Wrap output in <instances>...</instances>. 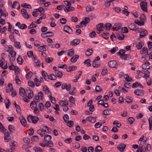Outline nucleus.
<instances>
[{
  "mask_svg": "<svg viewBox=\"0 0 152 152\" xmlns=\"http://www.w3.org/2000/svg\"><path fill=\"white\" fill-rule=\"evenodd\" d=\"M118 50V48L117 47H115L113 48L110 50V51L111 53L114 54Z\"/></svg>",
  "mask_w": 152,
  "mask_h": 152,
  "instance_id": "nucleus-52",
  "label": "nucleus"
},
{
  "mask_svg": "<svg viewBox=\"0 0 152 152\" xmlns=\"http://www.w3.org/2000/svg\"><path fill=\"white\" fill-rule=\"evenodd\" d=\"M43 129L44 131L48 133H50L51 131V129H49L47 126H43Z\"/></svg>",
  "mask_w": 152,
  "mask_h": 152,
  "instance_id": "nucleus-34",
  "label": "nucleus"
},
{
  "mask_svg": "<svg viewBox=\"0 0 152 152\" xmlns=\"http://www.w3.org/2000/svg\"><path fill=\"white\" fill-rule=\"evenodd\" d=\"M53 58L52 57H48L46 59L45 61L47 63H49L53 61Z\"/></svg>",
  "mask_w": 152,
  "mask_h": 152,
  "instance_id": "nucleus-61",
  "label": "nucleus"
},
{
  "mask_svg": "<svg viewBox=\"0 0 152 152\" xmlns=\"http://www.w3.org/2000/svg\"><path fill=\"white\" fill-rule=\"evenodd\" d=\"M64 10L66 12H68L71 11H74L75 10V9L73 7H65L64 8Z\"/></svg>",
  "mask_w": 152,
  "mask_h": 152,
  "instance_id": "nucleus-29",
  "label": "nucleus"
},
{
  "mask_svg": "<svg viewBox=\"0 0 152 152\" xmlns=\"http://www.w3.org/2000/svg\"><path fill=\"white\" fill-rule=\"evenodd\" d=\"M134 94L138 96H142L144 95L142 90L141 89H136L134 92Z\"/></svg>",
  "mask_w": 152,
  "mask_h": 152,
  "instance_id": "nucleus-15",
  "label": "nucleus"
},
{
  "mask_svg": "<svg viewBox=\"0 0 152 152\" xmlns=\"http://www.w3.org/2000/svg\"><path fill=\"white\" fill-rule=\"evenodd\" d=\"M16 142L14 141L12 142L10 144V148L11 151H13L16 145L15 144Z\"/></svg>",
  "mask_w": 152,
  "mask_h": 152,
  "instance_id": "nucleus-30",
  "label": "nucleus"
},
{
  "mask_svg": "<svg viewBox=\"0 0 152 152\" xmlns=\"http://www.w3.org/2000/svg\"><path fill=\"white\" fill-rule=\"evenodd\" d=\"M136 47L137 48L138 50L141 49L142 47L144 45V43L143 42H138L137 43H136Z\"/></svg>",
  "mask_w": 152,
  "mask_h": 152,
  "instance_id": "nucleus-22",
  "label": "nucleus"
},
{
  "mask_svg": "<svg viewBox=\"0 0 152 152\" xmlns=\"http://www.w3.org/2000/svg\"><path fill=\"white\" fill-rule=\"evenodd\" d=\"M74 54V49L73 48L69 49L67 53L68 55L70 57L72 56Z\"/></svg>",
  "mask_w": 152,
  "mask_h": 152,
  "instance_id": "nucleus-37",
  "label": "nucleus"
},
{
  "mask_svg": "<svg viewBox=\"0 0 152 152\" xmlns=\"http://www.w3.org/2000/svg\"><path fill=\"white\" fill-rule=\"evenodd\" d=\"M20 56H18V57L17 59V61L18 63L20 65H21L22 64L23 62V59L22 58L20 57Z\"/></svg>",
  "mask_w": 152,
  "mask_h": 152,
  "instance_id": "nucleus-46",
  "label": "nucleus"
},
{
  "mask_svg": "<svg viewBox=\"0 0 152 152\" xmlns=\"http://www.w3.org/2000/svg\"><path fill=\"white\" fill-rule=\"evenodd\" d=\"M64 31L69 34H71L72 32V30L68 26H65L64 28Z\"/></svg>",
  "mask_w": 152,
  "mask_h": 152,
  "instance_id": "nucleus-13",
  "label": "nucleus"
},
{
  "mask_svg": "<svg viewBox=\"0 0 152 152\" xmlns=\"http://www.w3.org/2000/svg\"><path fill=\"white\" fill-rule=\"evenodd\" d=\"M19 94L22 97H24L26 96L28 99H31L33 96V92L29 88H28L26 91H25L24 88L20 87L19 89Z\"/></svg>",
  "mask_w": 152,
  "mask_h": 152,
  "instance_id": "nucleus-1",
  "label": "nucleus"
},
{
  "mask_svg": "<svg viewBox=\"0 0 152 152\" xmlns=\"http://www.w3.org/2000/svg\"><path fill=\"white\" fill-rule=\"evenodd\" d=\"M139 33H140L139 37L141 38L145 37L148 34L147 31L144 29H141V30H140Z\"/></svg>",
  "mask_w": 152,
  "mask_h": 152,
  "instance_id": "nucleus-6",
  "label": "nucleus"
},
{
  "mask_svg": "<svg viewBox=\"0 0 152 152\" xmlns=\"http://www.w3.org/2000/svg\"><path fill=\"white\" fill-rule=\"evenodd\" d=\"M100 66V63L99 61H94L92 64V66L94 67L97 68Z\"/></svg>",
  "mask_w": 152,
  "mask_h": 152,
  "instance_id": "nucleus-25",
  "label": "nucleus"
},
{
  "mask_svg": "<svg viewBox=\"0 0 152 152\" xmlns=\"http://www.w3.org/2000/svg\"><path fill=\"white\" fill-rule=\"evenodd\" d=\"M102 151V148L99 145L96 146L95 149V152H100Z\"/></svg>",
  "mask_w": 152,
  "mask_h": 152,
  "instance_id": "nucleus-43",
  "label": "nucleus"
},
{
  "mask_svg": "<svg viewBox=\"0 0 152 152\" xmlns=\"http://www.w3.org/2000/svg\"><path fill=\"white\" fill-rule=\"evenodd\" d=\"M43 91L45 92V94H48L49 92L48 88L46 86H44L43 88Z\"/></svg>",
  "mask_w": 152,
  "mask_h": 152,
  "instance_id": "nucleus-50",
  "label": "nucleus"
},
{
  "mask_svg": "<svg viewBox=\"0 0 152 152\" xmlns=\"http://www.w3.org/2000/svg\"><path fill=\"white\" fill-rule=\"evenodd\" d=\"M80 42V40L79 39H75L72 40L70 43L71 45L75 46L79 44Z\"/></svg>",
  "mask_w": 152,
  "mask_h": 152,
  "instance_id": "nucleus-20",
  "label": "nucleus"
},
{
  "mask_svg": "<svg viewBox=\"0 0 152 152\" xmlns=\"http://www.w3.org/2000/svg\"><path fill=\"white\" fill-rule=\"evenodd\" d=\"M140 4L142 10L144 12H147V3L146 2H144L142 1L140 3Z\"/></svg>",
  "mask_w": 152,
  "mask_h": 152,
  "instance_id": "nucleus-5",
  "label": "nucleus"
},
{
  "mask_svg": "<svg viewBox=\"0 0 152 152\" xmlns=\"http://www.w3.org/2000/svg\"><path fill=\"white\" fill-rule=\"evenodd\" d=\"M111 110L110 109H107L104 110L103 111L102 114L105 115H109L110 114V111H111Z\"/></svg>",
  "mask_w": 152,
  "mask_h": 152,
  "instance_id": "nucleus-40",
  "label": "nucleus"
},
{
  "mask_svg": "<svg viewBox=\"0 0 152 152\" xmlns=\"http://www.w3.org/2000/svg\"><path fill=\"white\" fill-rule=\"evenodd\" d=\"M104 28V24L102 23H100L96 25L97 30H100L102 31V29Z\"/></svg>",
  "mask_w": 152,
  "mask_h": 152,
  "instance_id": "nucleus-41",
  "label": "nucleus"
},
{
  "mask_svg": "<svg viewBox=\"0 0 152 152\" xmlns=\"http://www.w3.org/2000/svg\"><path fill=\"white\" fill-rule=\"evenodd\" d=\"M111 26L112 25L110 23H107L104 25V27L107 30H109Z\"/></svg>",
  "mask_w": 152,
  "mask_h": 152,
  "instance_id": "nucleus-54",
  "label": "nucleus"
},
{
  "mask_svg": "<svg viewBox=\"0 0 152 152\" xmlns=\"http://www.w3.org/2000/svg\"><path fill=\"white\" fill-rule=\"evenodd\" d=\"M22 7L27 8H30L31 9L32 7L30 5L26 3H23L21 4Z\"/></svg>",
  "mask_w": 152,
  "mask_h": 152,
  "instance_id": "nucleus-35",
  "label": "nucleus"
},
{
  "mask_svg": "<svg viewBox=\"0 0 152 152\" xmlns=\"http://www.w3.org/2000/svg\"><path fill=\"white\" fill-rule=\"evenodd\" d=\"M128 28L131 30H136V29H135L136 27L134 23H131L129 25Z\"/></svg>",
  "mask_w": 152,
  "mask_h": 152,
  "instance_id": "nucleus-32",
  "label": "nucleus"
},
{
  "mask_svg": "<svg viewBox=\"0 0 152 152\" xmlns=\"http://www.w3.org/2000/svg\"><path fill=\"white\" fill-rule=\"evenodd\" d=\"M125 53V51L123 49L120 50L119 51L116 53L117 55H119L120 56V58L121 59L123 58V56Z\"/></svg>",
  "mask_w": 152,
  "mask_h": 152,
  "instance_id": "nucleus-19",
  "label": "nucleus"
},
{
  "mask_svg": "<svg viewBox=\"0 0 152 152\" xmlns=\"http://www.w3.org/2000/svg\"><path fill=\"white\" fill-rule=\"evenodd\" d=\"M0 129L1 131L3 133L6 132V129H5V127L3 126L1 123L0 122Z\"/></svg>",
  "mask_w": 152,
  "mask_h": 152,
  "instance_id": "nucleus-49",
  "label": "nucleus"
},
{
  "mask_svg": "<svg viewBox=\"0 0 152 152\" xmlns=\"http://www.w3.org/2000/svg\"><path fill=\"white\" fill-rule=\"evenodd\" d=\"M90 21V19L89 18L86 17L85 19H83V21L80 23V24H83L86 25Z\"/></svg>",
  "mask_w": 152,
  "mask_h": 152,
  "instance_id": "nucleus-17",
  "label": "nucleus"
},
{
  "mask_svg": "<svg viewBox=\"0 0 152 152\" xmlns=\"http://www.w3.org/2000/svg\"><path fill=\"white\" fill-rule=\"evenodd\" d=\"M94 7L89 6L87 7L86 8V10L87 12H90L94 10Z\"/></svg>",
  "mask_w": 152,
  "mask_h": 152,
  "instance_id": "nucleus-64",
  "label": "nucleus"
},
{
  "mask_svg": "<svg viewBox=\"0 0 152 152\" xmlns=\"http://www.w3.org/2000/svg\"><path fill=\"white\" fill-rule=\"evenodd\" d=\"M97 118V117H96L91 116L88 117L86 118V120L87 121L90 122L92 123H94L96 122V118Z\"/></svg>",
  "mask_w": 152,
  "mask_h": 152,
  "instance_id": "nucleus-16",
  "label": "nucleus"
},
{
  "mask_svg": "<svg viewBox=\"0 0 152 152\" xmlns=\"http://www.w3.org/2000/svg\"><path fill=\"white\" fill-rule=\"evenodd\" d=\"M67 123V126L69 127H71L74 124V122L72 121H70L68 122H66Z\"/></svg>",
  "mask_w": 152,
  "mask_h": 152,
  "instance_id": "nucleus-63",
  "label": "nucleus"
},
{
  "mask_svg": "<svg viewBox=\"0 0 152 152\" xmlns=\"http://www.w3.org/2000/svg\"><path fill=\"white\" fill-rule=\"evenodd\" d=\"M13 88L12 85L11 83H9L8 86L6 88V91L8 93L12 91V89Z\"/></svg>",
  "mask_w": 152,
  "mask_h": 152,
  "instance_id": "nucleus-23",
  "label": "nucleus"
},
{
  "mask_svg": "<svg viewBox=\"0 0 152 152\" xmlns=\"http://www.w3.org/2000/svg\"><path fill=\"white\" fill-rule=\"evenodd\" d=\"M9 54L11 55V57L9 56L10 61L11 62H12L15 60L16 53L14 51H10L9 52Z\"/></svg>",
  "mask_w": 152,
  "mask_h": 152,
  "instance_id": "nucleus-4",
  "label": "nucleus"
},
{
  "mask_svg": "<svg viewBox=\"0 0 152 152\" xmlns=\"http://www.w3.org/2000/svg\"><path fill=\"white\" fill-rule=\"evenodd\" d=\"M27 120L29 122H32L33 124H35L39 121V118L36 116H33L31 115H29L28 116Z\"/></svg>",
  "mask_w": 152,
  "mask_h": 152,
  "instance_id": "nucleus-2",
  "label": "nucleus"
},
{
  "mask_svg": "<svg viewBox=\"0 0 152 152\" xmlns=\"http://www.w3.org/2000/svg\"><path fill=\"white\" fill-rule=\"evenodd\" d=\"M108 64L109 67L111 68H115L118 66L117 63L115 61H110Z\"/></svg>",
  "mask_w": 152,
  "mask_h": 152,
  "instance_id": "nucleus-8",
  "label": "nucleus"
},
{
  "mask_svg": "<svg viewBox=\"0 0 152 152\" xmlns=\"http://www.w3.org/2000/svg\"><path fill=\"white\" fill-rule=\"evenodd\" d=\"M79 58V56L78 55H75L73 56L71 59V61L72 63H75L76 62Z\"/></svg>",
  "mask_w": 152,
  "mask_h": 152,
  "instance_id": "nucleus-24",
  "label": "nucleus"
},
{
  "mask_svg": "<svg viewBox=\"0 0 152 152\" xmlns=\"http://www.w3.org/2000/svg\"><path fill=\"white\" fill-rule=\"evenodd\" d=\"M126 147V145L124 143H121L118 144L117 146V148L121 152H123L125 149Z\"/></svg>",
  "mask_w": 152,
  "mask_h": 152,
  "instance_id": "nucleus-10",
  "label": "nucleus"
},
{
  "mask_svg": "<svg viewBox=\"0 0 152 152\" xmlns=\"http://www.w3.org/2000/svg\"><path fill=\"white\" fill-rule=\"evenodd\" d=\"M71 88V85L70 84L68 85L65 83H63L61 86V88L62 89H66L67 91H69Z\"/></svg>",
  "mask_w": 152,
  "mask_h": 152,
  "instance_id": "nucleus-9",
  "label": "nucleus"
},
{
  "mask_svg": "<svg viewBox=\"0 0 152 152\" xmlns=\"http://www.w3.org/2000/svg\"><path fill=\"white\" fill-rule=\"evenodd\" d=\"M123 56V58H121V59H124L125 60H129L131 58V56L128 54H124Z\"/></svg>",
  "mask_w": 152,
  "mask_h": 152,
  "instance_id": "nucleus-27",
  "label": "nucleus"
},
{
  "mask_svg": "<svg viewBox=\"0 0 152 152\" xmlns=\"http://www.w3.org/2000/svg\"><path fill=\"white\" fill-rule=\"evenodd\" d=\"M56 74L57 76L59 78H61L63 76V74L62 72L59 71H57V72H56Z\"/></svg>",
  "mask_w": 152,
  "mask_h": 152,
  "instance_id": "nucleus-51",
  "label": "nucleus"
},
{
  "mask_svg": "<svg viewBox=\"0 0 152 152\" xmlns=\"http://www.w3.org/2000/svg\"><path fill=\"white\" fill-rule=\"evenodd\" d=\"M4 134V140L6 142H8L11 140L12 138V134L6 132L3 133Z\"/></svg>",
  "mask_w": 152,
  "mask_h": 152,
  "instance_id": "nucleus-3",
  "label": "nucleus"
},
{
  "mask_svg": "<svg viewBox=\"0 0 152 152\" xmlns=\"http://www.w3.org/2000/svg\"><path fill=\"white\" fill-rule=\"evenodd\" d=\"M37 104L35 101L31 102L30 104V107L31 109H33L34 107H37Z\"/></svg>",
  "mask_w": 152,
  "mask_h": 152,
  "instance_id": "nucleus-38",
  "label": "nucleus"
},
{
  "mask_svg": "<svg viewBox=\"0 0 152 152\" xmlns=\"http://www.w3.org/2000/svg\"><path fill=\"white\" fill-rule=\"evenodd\" d=\"M116 36L117 38L119 40H122L124 38V35L122 34H118Z\"/></svg>",
  "mask_w": 152,
  "mask_h": 152,
  "instance_id": "nucleus-33",
  "label": "nucleus"
},
{
  "mask_svg": "<svg viewBox=\"0 0 152 152\" xmlns=\"http://www.w3.org/2000/svg\"><path fill=\"white\" fill-rule=\"evenodd\" d=\"M18 5L19 6H20L19 2L18 1H15L12 6V8H15L16 7L18 6Z\"/></svg>",
  "mask_w": 152,
  "mask_h": 152,
  "instance_id": "nucleus-60",
  "label": "nucleus"
},
{
  "mask_svg": "<svg viewBox=\"0 0 152 152\" xmlns=\"http://www.w3.org/2000/svg\"><path fill=\"white\" fill-rule=\"evenodd\" d=\"M77 69V67L76 66H72L68 67L67 69V71L68 72H70L71 71H73L74 70L76 69Z\"/></svg>",
  "mask_w": 152,
  "mask_h": 152,
  "instance_id": "nucleus-42",
  "label": "nucleus"
},
{
  "mask_svg": "<svg viewBox=\"0 0 152 152\" xmlns=\"http://www.w3.org/2000/svg\"><path fill=\"white\" fill-rule=\"evenodd\" d=\"M102 90V88L100 86H96L95 88V90L98 92H100Z\"/></svg>",
  "mask_w": 152,
  "mask_h": 152,
  "instance_id": "nucleus-53",
  "label": "nucleus"
},
{
  "mask_svg": "<svg viewBox=\"0 0 152 152\" xmlns=\"http://www.w3.org/2000/svg\"><path fill=\"white\" fill-rule=\"evenodd\" d=\"M19 119L22 125L23 126H25L26 124V121L25 119V118L24 117H22L21 118H20Z\"/></svg>",
  "mask_w": 152,
  "mask_h": 152,
  "instance_id": "nucleus-26",
  "label": "nucleus"
},
{
  "mask_svg": "<svg viewBox=\"0 0 152 152\" xmlns=\"http://www.w3.org/2000/svg\"><path fill=\"white\" fill-rule=\"evenodd\" d=\"M20 11L22 16L24 18L28 19L29 18V15L27 13L26 10L25 9H22Z\"/></svg>",
  "mask_w": 152,
  "mask_h": 152,
  "instance_id": "nucleus-7",
  "label": "nucleus"
},
{
  "mask_svg": "<svg viewBox=\"0 0 152 152\" xmlns=\"http://www.w3.org/2000/svg\"><path fill=\"white\" fill-rule=\"evenodd\" d=\"M53 33L50 31H48L45 33H42L41 34V36L44 38L52 36L53 35Z\"/></svg>",
  "mask_w": 152,
  "mask_h": 152,
  "instance_id": "nucleus-12",
  "label": "nucleus"
},
{
  "mask_svg": "<svg viewBox=\"0 0 152 152\" xmlns=\"http://www.w3.org/2000/svg\"><path fill=\"white\" fill-rule=\"evenodd\" d=\"M134 23L137 25L140 26L143 25L144 24L143 22L142 21L141 22L137 20H134Z\"/></svg>",
  "mask_w": 152,
  "mask_h": 152,
  "instance_id": "nucleus-59",
  "label": "nucleus"
},
{
  "mask_svg": "<svg viewBox=\"0 0 152 152\" xmlns=\"http://www.w3.org/2000/svg\"><path fill=\"white\" fill-rule=\"evenodd\" d=\"M46 146L50 147H52L53 146V143L51 141L47 142L46 143Z\"/></svg>",
  "mask_w": 152,
  "mask_h": 152,
  "instance_id": "nucleus-47",
  "label": "nucleus"
},
{
  "mask_svg": "<svg viewBox=\"0 0 152 152\" xmlns=\"http://www.w3.org/2000/svg\"><path fill=\"white\" fill-rule=\"evenodd\" d=\"M124 78L126 79L127 82H131L132 80V78L129 77L127 74H125L124 76Z\"/></svg>",
  "mask_w": 152,
  "mask_h": 152,
  "instance_id": "nucleus-36",
  "label": "nucleus"
},
{
  "mask_svg": "<svg viewBox=\"0 0 152 152\" xmlns=\"http://www.w3.org/2000/svg\"><path fill=\"white\" fill-rule=\"evenodd\" d=\"M34 81L37 86H38L40 85L41 83L39 80V79H37V78H35Z\"/></svg>",
  "mask_w": 152,
  "mask_h": 152,
  "instance_id": "nucleus-48",
  "label": "nucleus"
},
{
  "mask_svg": "<svg viewBox=\"0 0 152 152\" xmlns=\"http://www.w3.org/2000/svg\"><path fill=\"white\" fill-rule=\"evenodd\" d=\"M14 46L17 49H20L21 48V45L20 42H15Z\"/></svg>",
  "mask_w": 152,
  "mask_h": 152,
  "instance_id": "nucleus-45",
  "label": "nucleus"
},
{
  "mask_svg": "<svg viewBox=\"0 0 152 152\" xmlns=\"http://www.w3.org/2000/svg\"><path fill=\"white\" fill-rule=\"evenodd\" d=\"M146 79V83L148 86L151 85L152 83V80L149 77V75L145 78Z\"/></svg>",
  "mask_w": 152,
  "mask_h": 152,
  "instance_id": "nucleus-28",
  "label": "nucleus"
},
{
  "mask_svg": "<svg viewBox=\"0 0 152 152\" xmlns=\"http://www.w3.org/2000/svg\"><path fill=\"white\" fill-rule=\"evenodd\" d=\"M36 10L37 11L39 12L42 14L44 13L45 12L43 8L42 7H39Z\"/></svg>",
  "mask_w": 152,
  "mask_h": 152,
  "instance_id": "nucleus-57",
  "label": "nucleus"
},
{
  "mask_svg": "<svg viewBox=\"0 0 152 152\" xmlns=\"http://www.w3.org/2000/svg\"><path fill=\"white\" fill-rule=\"evenodd\" d=\"M34 149L35 150V152H42V150L39 147H34Z\"/></svg>",
  "mask_w": 152,
  "mask_h": 152,
  "instance_id": "nucleus-58",
  "label": "nucleus"
},
{
  "mask_svg": "<svg viewBox=\"0 0 152 152\" xmlns=\"http://www.w3.org/2000/svg\"><path fill=\"white\" fill-rule=\"evenodd\" d=\"M51 138V136L49 135H45L44 137V140L47 142L50 141Z\"/></svg>",
  "mask_w": 152,
  "mask_h": 152,
  "instance_id": "nucleus-31",
  "label": "nucleus"
},
{
  "mask_svg": "<svg viewBox=\"0 0 152 152\" xmlns=\"http://www.w3.org/2000/svg\"><path fill=\"white\" fill-rule=\"evenodd\" d=\"M48 49V47L46 45H43L40 46L38 48V50L39 52H41L42 50L43 51H46Z\"/></svg>",
  "mask_w": 152,
  "mask_h": 152,
  "instance_id": "nucleus-21",
  "label": "nucleus"
},
{
  "mask_svg": "<svg viewBox=\"0 0 152 152\" xmlns=\"http://www.w3.org/2000/svg\"><path fill=\"white\" fill-rule=\"evenodd\" d=\"M42 76L43 77L44 79L47 81L49 80V76L48 74L44 71H42L41 72Z\"/></svg>",
  "mask_w": 152,
  "mask_h": 152,
  "instance_id": "nucleus-11",
  "label": "nucleus"
},
{
  "mask_svg": "<svg viewBox=\"0 0 152 152\" xmlns=\"http://www.w3.org/2000/svg\"><path fill=\"white\" fill-rule=\"evenodd\" d=\"M93 50L91 49H88L85 52V54L87 56H90L93 53Z\"/></svg>",
  "mask_w": 152,
  "mask_h": 152,
  "instance_id": "nucleus-39",
  "label": "nucleus"
},
{
  "mask_svg": "<svg viewBox=\"0 0 152 152\" xmlns=\"http://www.w3.org/2000/svg\"><path fill=\"white\" fill-rule=\"evenodd\" d=\"M122 25L121 23H117L115 24L113 27V29L115 31H118L119 29Z\"/></svg>",
  "mask_w": 152,
  "mask_h": 152,
  "instance_id": "nucleus-18",
  "label": "nucleus"
},
{
  "mask_svg": "<svg viewBox=\"0 0 152 152\" xmlns=\"http://www.w3.org/2000/svg\"><path fill=\"white\" fill-rule=\"evenodd\" d=\"M148 50V48L146 47H143L140 51V53L142 54L146 53Z\"/></svg>",
  "mask_w": 152,
  "mask_h": 152,
  "instance_id": "nucleus-56",
  "label": "nucleus"
},
{
  "mask_svg": "<svg viewBox=\"0 0 152 152\" xmlns=\"http://www.w3.org/2000/svg\"><path fill=\"white\" fill-rule=\"evenodd\" d=\"M57 77L55 75L53 74H50L49 76V79L51 80H55L56 79Z\"/></svg>",
  "mask_w": 152,
  "mask_h": 152,
  "instance_id": "nucleus-62",
  "label": "nucleus"
},
{
  "mask_svg": "<svg viewBox=\"0 0 152 152\" xmlns=\"http://www.w3.org/2000/svg\"><path fill=\"white\" fill-rule=\"evenodd\" d=\"M8 129L11 132H13L15 130V127L13 126L10 125L8 126Z\"/></svg>",
  "mask_w": 152,
  "mask_h": 152,
  "instance_id": "nucleus-44",
  "label": "nucleus"
},
{
  "mask_svg": "<svg viewBox=\"0 0 152 152\" xmlns=\"http://www.w3.org/2000/svg\"><path fill=\"white\" fill-rule=\"evenodd\" d=\"M32 73L31 72H28L27 73L26 75V77L27 79H29L32 76Z\"/></svg>",
  "mask_w": 152,
  "mask_h": 152,
  "instance_id": "nucleus-55",
  "label": "nucleus"
},
{
  "mask_svg": "<svg viewBox=\"0 0 152 152\" xmlns=\"http://www.w3.org/2000/svg\"><path fill=\"white\" fill-rule=\"evenodd\" d=\"M150 65L149 62L147 61L145 63L142 64V68L145 70L149 69L150 68V66H149Z\"/></svg>",
  "mask_w": 152,
  "mask_h": 152,
  "instance_id": "nucleus-14",
  "label": "nucleus"
}]
</instances>
